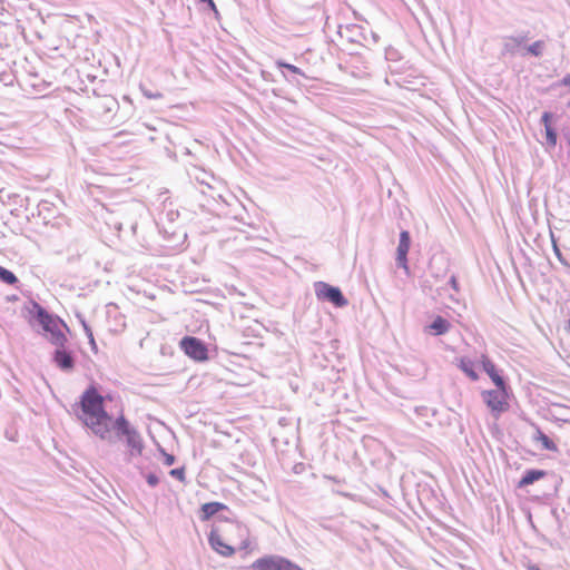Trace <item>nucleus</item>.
<instances>
[{"label": "nucleus", "mask_w": 570, "mask_h": 570, "mask_svg": "<svg viewBox=\"0 0 570 570\" xmlns=\"http://www.w3.org/2000/svg\"><path fill=\"white\" fill-rule=\"evenodd\" d=\"M72 412L83 426L102 441L110 442L114 431L128 448L127 462L142 454L145 443L140 433L131 425L122 410L116 417L107 411L105 396L96 383H90L80 394L78 402L72 405Z\"/></svg>", "instance_id": "f257e3e1"}, {"label": "nucleus", "mask_w": 570, "mask_h": 570, "mask_svg": "<svg viewBox=\"0 0 570 570\" xmlns=\"http://www.w3.org/2000/svg\"><path fill=\"white\" fill-rule=\"evenodd\" d=\"M29 314V324L35 327L39 326L43 334L48 336L49 342L56 346L51 353V362L60 371L70 373L76 367V355L72 350L67 346L68 337L61 331L60 325L69 331L65 321L56 314L50 313L45 306L35 299L29 301L26 306Z\"/></svg>", "instance_id": "f03ea898"}, {"label": "nucleus", "mask_w": 570, "mask_h": 570, "mask_svg": "<svg viewBox=\"0 0 570 570\" xmlns=\"http://www.w3.org/2000/svg\"><path fill=\"white\" fill-rule=\"evenodd\" d=\"M511 396L512 390L510 385L481 392L483 403L497 416L509 410Z\"/></svg>", "instance_id": "7ed1b4c3"}, {"label": "nucleus", "mask_w": 570, "mask_h": 570, "mask_svg": "<svg viewBox=\"0 0 570 570\" xmlns=\"http://www.w3.org/2000/svg\"><path fill=\"white\" fill-rule=\"evenodd\" d=\"M243 570H304L299 564L281 554H264Z\"/></svg>", "instance_id": "20e7f679"}, {"label": "nucleus", "mask_w": 570, "mask_h": 570, "mask_svg": "<svg viewBox=\"0 0 570 570\" xmlns=\"http://www.w3.org/2000/svg\"><path fill=\"white\" fill-rule=\"evenodd\" d=\"M178 345L184 354L196 363H204L210 358L208 344L197 336L185 335Z\"/></svg>", "instance_id": "39448f33"}, {"label": "nucleus", "mask_w": 570, "mask_h": 570, "mask_svg": "<svg viewBox=\"0 0 570 570\" xmlns=\"http://www.w3.org/2000/svg\"><path fill=\"white\" fill-rule=\"evenodd\" d=\"M314 292L320 302L331 303L336 308H343L348 305V299L338 286L318 281L314 283Z\"/></svg>", "instance_id": "423d86ee"}, {"label": "nucleus", "mask_w": 570, "mask_h": 570, "mask_svg": "<svg viewBox=\"0 0 570 570\" xmlns=\"http://www.w3.org/2000/svg\"><path fill=\"white\" fill-rule=\"evenodd\" d=\"M275 66L282 72L287 82L296 87L305 86V80L311 78L297 66L288 63L282 59L275 61Z\"/></svg>", "instance_id": "0eeeda50"}, {"label": "nucleus", "mask_w": 570, "mask_h": 570, "mask_svg": "<svg viewBox=\"0 0 570 570\" xmlns=\"http://www.w3.org/2000/svg\"><path fill=\"white\" fill-rule=\"evenodd\" d=\"M411 244H412V238H411L410 232L406 229H402L400 232L395 263H396V266L404 269L406 274H409V272H410L407 255H409Z\"/></svg>", "instance_id": "6e6552de"}, {"label": "nucleus", "mask_w": 570, "mask_h": 570, "mask_svg": "<svg viewBox=\"0 0 570 570\" xmlns=\"http://www.w3.org/2000/svg\"><path fill=\"white\" fill-rule=\"evenodd\" d=\"M384 58L389 63V69L392 73H402L407 66V61L401 51L393 46H387L384 49Z\"/></svg>", "instance_id": "1a4fd4ad"}, {"label": "nucleus", "mask_w": 570, "mask_h": 570, "mask_svg": "<svg viewBox=\"0 0 570 570\" xmlns=\"http://www.w3.org/2000/svg\"><path fill=\"white\" fill-rule=\"evenodd\" d=\"M481 363L483 371L489 375L495 387L510 385L508 377L504 376L502 371L497 367V365L492 362V360L489 358V356L482 355Z\"/></svg>", "instance_id": "9d476101"}, {"label": "nucleus", "mask_w": 570, "mask_h": 570, "mask_svg": "<svg viewBox=\"0 0 570 570\" xmlns=\"http://www.w3.org/2000/svg\"><path fill=\"white\" fill-rule=\"evenodd\" d=\"M220 512H227L232 514V510L228 505L218 501H210L203 503L198 510V518L202 522L209 521L213 517L217 515Z\"/></svg>", "instance_id": "9b49d317"}, {"label": "nucleus", "mask_w": 570, "mask_h": 570, "mask_svg": "<svg viewBox=\"0 0 570 570\" xmlns=\"http://www.w3.org/2000/svg\"><path fill=\"white\" fill-rule=\"evenodd\" d=\"M208 543L215 552L223 557H232L235 553V548L226 543L215 528L208 533Z\"/></svg>", "instance_id": "f8f14e48"}, {"label": "nucleus", "mask_w": 570, "mask_h": 570, "mask_svg": "<svg viewBox=\"0 0 570 570\" xmlns=\"http://www.w3.org/2000/svg\"><path fill=\"white\" fill-rule=\"evenodd\" d=\"M554 115L551 111H543L541 124L544 126L547 149H553L558 142V131L552 126Z\"/></svg>", "instance_id": "ddd939ff"}, {"label": "nucleus", "mask_w": 570, "mask_h": 570, "mask_svg": "<svg viewBox=\"0 0 570 570\" xmlns=\"http://www.w3.org/2000/svg\"><path fill=\"white\" fill-rule=\"evenodd\" d=\"M449 263L443 255H434L429 263L431 276L435 279L443 278L448 272Z\"/></svg>", "instance_id": "4468645a"}, {"label": "nucleus", "mask_w": 570, "mask_h": 570, "mask_svg": "<svg viewBox=\"0 0 570 570\" xmlns=\"http://www.w3.org/2000/svg\"><path fill=\"white\" fill-rule=\"evenodd\" d=\"M37 215L42 218L43 224H49L58 216V209L53 203L42 199L37 205Z\"/></svg>", "instance_id": "2eb2a0df"}, {"label": "nucleus", "mask_w": 570, "mask_h": 570, "mask_svg": "<svg viewBox=\"0 0 570 570\" xmlns=\"http://www.w3.org/2000/svg\"><path fill=\"white\" fill-rule=\"evenodd\" d=\"M548 474V471L541 469H527L520 480L518 481V488H527L534 482L543 479Z\"/></svg>", "instance_id": "dca6fc26"}, {"label": "nucleus", "mask_w": 570, "mask_h": 570, "mask_svg": "<svg viewBox=\"0 0 570 570\" xmlns=\"http://www.w3.org/2000/svg\"><path fill=\"white\" fill-rule=\"evenodd\" d=\"M458 366L471 381L479 380V373L475 368V363L470 357L461 356L458 358Z\"/></svg>", "instance_id": "f3484780"}, {"label": "nucleus", "mask_w": 570, "mask_h": 570, "mask_svg": "<svg viewBox=\"0 0 570 570\" xmlns=\"http://www.w3.org/2000/svg\"><path fill=\"white\" fill-rule=\"evenodd\" d=\"M503 45L500 51V57H514L520 52L521 46L517 43L513 36H504L503 38Z\"/></svg>", "instance_id": "a211bd4d"}, {"label": "nucleus", "mask_w": 570, "mask_h": 570, "mask_svg": "<svg viewBox=\"0 0 570 570\" xmlns=\"http://www.w3.org/2000/svg\"><path fill=\"white\" fill-rule=\"evenodd\" d=\"M451 323L443 316L436 315L429 324L431 333L435 336L444 335L449 332Z\"/></svg>", "instance_id": "6ab92c4d"}, {"label": "nucleus", "mask_w": 570, "mask_h": 570, "mask_svg": "<svg viewBox=\"0 0 570 570\" xmlns=\"http://www.w3.org/2000/svg\"><path fill=\"white\" fill-rule=\"evenodd\" d=\"M546 49V42L543 40H535L534 42L524 46L521 52L522 57L531 56L534 58H541Z\"/></svg>", "instance_id": "aec40b11"}, {"label": "nucleus", "mask_w": 570, "mask_h": 570, "mask_svg": "<svg viewBox=\"0 0 570 570\" xmlns=\"http://www.w3.org/2000/svg\"><path fill=\"white\" fill-rule=\"evenodd\" d=\"M346 32L348 33L346 36L347 40L352 43H362V41L368 42L367 36L363 32V29L361 26L353 24L351 27L346 28Z\"/></svg>", "instance_id": "412c9836"}, {"label": "nucleus", "mask_w": 570, "mask_h": 570, "mask_svg": "<svg viewBox=\"0 0 570 570\" xmlns=\"http://www.w3.org/2000/svg\"><path fill=\"white\" fill-rule=\"evenodd\" d=\"M534 428L535 434L533 435V440L539 441L544 450L557 451L558 446L553 440H551L544 432H542L540 426L534 424Z\"/></svg>", "instance_id": "4be33fe9"}, {"label": "nucleus", "mask_w": 570, "mask_h": 570, "mask_svg": "<svg viewBox=\"0 0 570 570\" xmlns=\"http://www.w3.org/2000/svg\"><path fill=\"white\" fill-rule=\"evenodd\" d=\"M0 282L6 285L13 286L14 288L18 289L20 288L21 285L17 275L12 271L8 269L2 265H0Z\"/></svg>", "instance_id": "5701e85b"}, {"label": "nucleus", "mask_w": 570, "mask_h": 570, "mask_svg": "<svg viewBox=\"0 0 570 570\" xmlns=\"http://www.w3.org/2000/svg\"><path fill=\"white\" fill-rule=\"evenodd\" d=\"M139 89H140L142 96L146 97L147 99H161L164 97L161 91H159L158 89L151 88V86L146 82H140Z\"/></svg>", "instance_id": "b1692460"}, {"label": "nucleus", "mask_w": 570, "mask_h": 570, "mask_svg": "<svg viewBox=\"0 0 570 570\" xmlns=\"http://www.w3.org/2000/svg\"><path fill=\"white\" fill-rule=\"evenodd\" d=\"M552 406L560 415L559 420L570 424V406L560 403H553Z\"/></svg>", "instance_id": "393cba45"}, {"label": "nucleus", "mask_w": 570, "mask_h": 570, "mask_svg": "<svg viewBox=\"0 0 570 570\" xmlns=\"http://www.w3.org/2000/svg\"><path fill=\"white\" fill-rule=\"evenodd\" d=\"M137 469L139 470V474L145 478L147 484L150 488H156L159 484L160 479H159V476L155 472L146 473L144 468H141L139 465L137 466Z\"/></svg>", "instance_id": "a878e982"}, {"label": "nucleus", "mask_w": 570, "mask_h": 570, "mask_svg": "<svg viewBox=\"0 0 570 570\" xmlns=\"http://www.w3.org/2000/svg\"><path fill=\"white\" fill-rule=\"evenodd\" d=\"M158 450L163 456V463L166 466H171L176 463V456L174 454L166 452L161 445H158Z\"/></svg>", "instance_id": "bb28decb"}, {"label": "nucleus", "mask_w": 570, "mask_h": 570, "mask_svg": "<svg viewBox=\"0 0 570 570\" xmlns=\"http://www.w3.org/2000/svg\"><path fill=\"white\" fill-rule=\"evenodd\" d=\"M169 475L180 482H185L186 480V470L185 466L174 468L169 471Z\"/></svg>", "instance_id": "cd10ccee"}, {"label": "nucleus", "mask_w": 570, "mask_h": 570, "mask_svg": "<svg viewBox=\"0 0 570 570\" xmlns=\"http://www.w3.org/2000/svg\"><path fill=\"white\" fill-rule=\"evenodd\" d=\"M198 4H203L205 6V9L212 11L215 13L216 17L219 16V11L216 7V3L214 2V0H195Z\"/></svg>", "instance_id": "c85d7f7f"}, {"label": "nucleus", "mask_w": 570, "mask_h": 570, "mask_svg": "<svg viewBox=\"0 0 570 570\" xmlns=\"http://www.w3.org/2000/svg\"><path fill=\"white\" fill-rule=\"evenodd\" d=\"M529 33V31H522L518 35H512L517 43L520 45L522 49L524 48V46H527Z\"/></svg>", "instance_id": "c756f323"}, {"label": "nucleus", "mask_w": 570, "mask_h": 570, "mask_svg": "<svg viewBox=\"0 0 570 570\" xmlns=\"http://www.w3.org/2000/svg\"><path fill=\"white\" fill-rule=\"evenodd\" d=\"M449 286L455 291V292H459L460 291V284H459V281L456 278L455 275H452L448 282Z\"/></svg>", "instance_id": "7c9ffc66"}, {"label": "nucleus", "mask_w": 570, "mask_h": 570, "mask_svg": "<svg viewBox=\"0 0 570 570\" xmlns=\"http://www.w3.org/2000/svg\"><path fill=\"white\" fill-rule=\"evenodd\" d=\"M163 228H164V233L169 235V239L178 238L177 229L171 228V227L167 228L164 224H163Z\"/></svg>", "instance_id": "2f4dec72"}, {"label": "nucleus", "mask_w": 570, "mask_h": 570, "mask_svg": "<svg viewBox=\"0 0 570 570\" xmlns=\"http://www.w3.org/2000/svg\"><path fill=\"white\" fill-rule=\"evenodd\" d=\"M179 217L178 212L169 210L166 213V219L169 224H174L175 220Z\"/></svg>", "instance_id": "473e14b6"}, {"label": "nucleus", "mask_w": 570, "mask_h": 570, "mask_svg": "<svg viewBox=\"0 0 570 570\" xmlns=\"http://www.w3.org/2000/svg\"><path fill=\"white\" fill-rule=\"evenodd\" d=\"M305 469H306L305 463L299 462V463H296V464L293 466V472H294L295 474H301V473H303V472L305 471Z\"/></svg>", "instance_id": "72a5a7b5"}, {"label": "nucleus", "mask_w": 570, "mask_h": 570, "mask_svg": "<svg viewBox=\"0 0 570 570\" xmlns=\"http://www.w3.org/2000/svg\"><path fill=\"white\" fill-rule=\"evenodd\" d=\"M261 75H262V78H263L265 81H274V77H273V73H272V72L266 71V70H262Z\"/></svg>", "instance_id": "f704fd0d"}, {"label": "nucleus", "mask_w": 570, "mask_h": 570, "mask_svg": "<svg viewBox=\"0 0 570 570\" xmlns=\"http://www.w3.org/2000/svg\"><path fill=\"white\" fill-rule=\"evenodd\" d=\"M0 80L4 83H9V82H12V79H11V75L10 73H7V72H1L0 73Z\"/></svg>", "instance_id": "c9c22d12"}, {"label": "nucleus", "mask_w": 570, "mask_h": 570, "mask_svg": "<svg viewBox=\"0 0 570 570\" xmlns=\"http://www.w3.org/2000/svg\"><path fill=\"white\" fill-rule=\"evenodd\" d=\"M554 254L556 256L558 257V259L560 261V263L564 264V265H568V263L566 262V259L563 258L560 249L554 245Z\"/></svg>", "instance_id": "e433bc0d"}, {"label": "nucleus", "mask_w": 570, "mask_h": 570, "mask_svg": "<svg viewBox=\"0 0 570 570\" xmlns=\"http://www.w3.org/2000/svg\"><path fill=\"white\" fill-rule=\"evenodd\" d=\"M88 343L90 345V348L94 353H97L98 352V346H97V343L95 341V337H90L88 338Z\"/></svg>", "instance_id": "4c0bfd02"}, {"label": "nucleus", "mask_w": 570, "mask_h": 570, "mask_svg": "<svg viewBox=\"0 0 570 570\" xmlns=\"http://www.w3.org/2000/svg\"><path fill=\"white\" fill-rule=\"evenodd\" d=\"M561 86H567L570 88V73H567L559 82Z\"/></svg>", "instance_id": "58836bf2"}, {"label": "nucleus", "mask_w": 570, "mask_h": 570, "mask_svg": "<svg viewBox=\"0 0 570 570\" xmlns=\"http://www.w3.org/2000/svg\"><path fill=\"white\" fill-rule=\"evenodd\" d=\"M83 332H85L87 338L94 337V332H92L90 325H85Z\"/></svg>", "instance_id": "ea45409f"}, {"label": "nucleus", "mask_w": 570, "mask_h": 570, "mask_svg": "<svg viewBox=\"0 0 570 570\" xmlns=\"http://www.w3.org/2000/svg\"><path fill=\"white\" fill-rule=\"evenodd\" d=\"M217 520L220 522H232V518L225 514H222V512L218 514Z\"/></svg>", "instance_id": "a19ab883"}, {"label": "nucleus", "mask_w": 570, "mask_h": 570, "mask_svg": "<svg viewBox=\"0 0 570 570\" xmlns=\"http://www.w3.org/2000/svg\"><path fill=\"white\" fill-rule=\"evenodd\" d=\"M370 37H371L373 43H377L380 36L376 32L370 31Z\"/></svg>", "instance_id": "79ce46f5"}, {"label": "nucleus", "mask_w": 570, "mask_h": 570, "mask_svg": "<svg viewBox=\"0 0 570 570\" xmlns=\"http://www.w3.org/2000/svg\"><path fill=\"white\" fill-rule=\"evenodd\" d=\"M77 317L82 326V328H85V325H89L86 321V318L81 315V314H77Z\"/></svg>", "instance_id": "37998d69"}, {"label": "nucleus", "mask_w": 570, "mask_h": 570, "mask_svg": "<svg viewBox=\"0 0 570 570\" xmlns=\"http://www.w3.org/2000/svg\"><path fill=\"white\" fill-rule=\"evenodd\" d=\"M528 570H541L540 567L535 563H530L528 567H527Z\"/></svg>", "instance_id": "c03bdc74"}, {"label": "nucleus", "mask_w": 570, "mask_h": 570, "mask_svg": "<svg viewBox=\"0 0 570 570\" xmlns=\"http://www.w3.org/2000/svg\"><path fill=\"white\" fill-rule=\"evenodd\" d=\"M564 140L570 148V132L563 134Z\"/></svg>", "instance_id": "a18cd8bd"}, {"label": "nucleus", "mask_w": 570, "mask_h": 570, "mask_svg": "<svg viewBox=\"0 0 570 570\" xmlns=\"http://www.w3.org/2000/svg\"><path fill=\"white\" fill-rule=\"evenodd\" d=\"M18 299H19V298H18V296H17V295H10V296H7V301H8V302H16V301H18Z\"/></svg>", "instance_id": "49530a36"}, {"label": "nucleus", "mask_w": 570, "mask_h": 570, "mask_svg": "<svg viewBox=\"0 0 570 570\" xmlns=\"http://www.w3.org/2000/svg\"><path fill=\"white\" fill-rule=\"evenodd\" d=\"M324 479H327V480H331V481L337 482V483L340 482L336 476H332V475H324Z\"/></svg>", "instance_id": "de8ad7c7"}, {"label": "nucleus", "mask_w": 570, "mask_h": 570, "mask_svg": "<svg viewBox=\"0 0 570 570\" xmlns=\"http://www.w3.org/2000/svg\"><path fill=\"white\" fill-rule=\"evenodd\" d=\"M104 396H105V401H107V400H108V401H112V396H111V394H106V395H104Z\"/></svg>", "instance_id": "09e8293b"}, {"label": "nucleus", "mask_w": 570, "mask_h": 570, "mask_svg": "<svg viewBox=\"0 0 570 570\" xmlns=\"http://www.w3.org/2000/svg\"><path fill=\"white\" fill-rule=\"evenodd\" d=\"M566 328L570 332V317H569V318H568V321H567Z\"/></svg>", "instance_id": "8fccbe9b"}, {"label": "nucleus", "mask_w": 570, "mask_h": 570, "mask_svg": "<svg viewBox=\"0 0 570 570\" xmlns=\"http://www.w3.org/2000/svg\"><path fill=\"white\" fill-rule=\"evenodd\" d=\"M529 520L531 522V525L534 527L533 522H532V514L529 513Z\"/></svg>", "instance_id": "3c124183"}, {"label": "nucleus", "mask_w": 570, "mask_h": 570, "mask_svg": "<svg viewBox=\"0 0 570 570\" xmlns=\"http://www.w3.org/2000/svg\"><path fill=\"white\" fill-rule=\"evenodd\" d=\"M183 238L185 239L187 237V234L185 232L181 233Z\"/></svg>", "instance_id": "603ef678"}, {"label": "nucleus", "mask_w": 570, "mask_h": 570, "mask_svg": "<svg viewBox=\"0 0 570 570\" xmlns=\"http://www.w3.org/2000/svg\"><path fill=\"white\" fill-rule=\"evenodd\" d=\"M567 107L570 109V100L567 102Z\"/></svg>", "instance_id": "864d4df0"}, {"label": "nucleus", "mask_w": 570, "mask_h": 570, "mask_svg": "<svg viewBox=\"0 0 570 570\" xmlns=\"http://www.w3.org/2000/svg\"><path fill=\"white\" fill-rule=\"evenodd\" d=\"M568 455L570 456V449L568 450Z\"/></svg>", "instance_id": "5fc2aeb1"}]
</instances>
